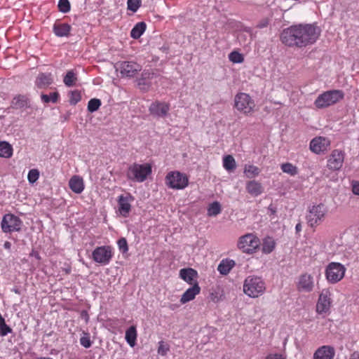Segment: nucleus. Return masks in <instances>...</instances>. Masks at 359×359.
Masks as SVG:
<instances>
[{"label": "nucleus", "instance_id": "f257e3e1", "mask_svg": "<svg viewBox=\"0 0 359 359\" xmlns=\"http://www.w3.org/2000/svg\"><path fill=\"white\" fill-rule=\"evenodd\" d=\"M319 35L317 27L310 24H299L285 29L280 34V41L287 46L302 48L314 43Z\"/></svg>", "mask_w": 359, "mask_h": 359}, {"label": "nucleus", "instance_id": "f03ea898", "mask_svg": "<svg viewBox=\"0 0 359 359\" xmlns=\"http://www.w3.org/2000/svg\"><path fill=\"white\" fill-rule=\"evenodd\" d=\"M266 290L265 282L256 276H248L243 283V292L250 297L257 298L262 295Z\"/></svg>", "mask_w": 359, "mask_h": 359}, {"label": "nucleus", "instance_id": "7ed1b4c3", "mask_svg": "<svg viewBox=\"0 0 359 359\" xmlns=\"http://www.w3.org/2000/svg\"><path fill=\"white\" fill-rule=\"evenodd\" d=\"M344 98V93L341 90H331L320 94L314 101L317 109H325L332 106Z\"/></svg>", "mask_w": 359, "mask_h": 359}, {"label": "nucleus", "instance_id": "20e7f679", "mask_svg": "<svg viewBox=\"0 0 359 359\" xmlns=\"http://www.w3.org/2000/svg\"><path fill=\"white\" fill-rule=\"evenodd\" d=\"M327 214V209L324 204L320 203L312 205L309 208L306 216L308 225L315 230L318 226L323 222Z\"/></svg>", "mask_w": 359, "mask_h": 359}, {"label": "nucleus", "instance_id": "39448f33", "mask_svg": "<svg viewBox=\"0 0 359 359\" xmlns=\"http://www.w3.org/2000/svg\"><path fill=\"white\" fill-rule=\"evenodd\" d=\"M151 166L149 163H133L127 170L126 177L128 180L137 182H143L151 173Z\"/></svg>", "mask_w": 359, "mask_h": 359}, {"label": "nucleus", "instance_id": "423d86ee", "mask_svg": "<svg viewBox=\"0 0 359 359\" xmlns=\"http://www.w3.org/2000/svg\"><path fill=\"white\" fill-rule=\"evenodd\" d=\"M261 245L259 238L252 233H248L239 237L237 248L243 253L252 255L257 252Z\"/></svg>", "mask_w": 359, "mask_h": 359}, {"label": "nucleus", "instance_id": "0eeeda50", "mask_svg": "<svg viewBox=\"0 0 359 359\" xmlns=\"http://www.w3.org/2000/svg\"><path fill=\"white\" fill-rule=\"evenodd\" d=\"M234 102L236 109L245 115L251 114L255 111V102L248 93H238L235 96Z\"/></svg>", "mask_w": 359, "mask_h": 359}, {"label": "nucleus", "instance_id": "6e6552de", "mask_svg": "<svg viewBox=\"0 0 359 359\" xmlns=\"http://www.w3.org/2000/svg\"><path fill=\"white\" fill-rule=\"evenodd\" d=\"M346 267L339 262H330L325 269V274L329 283L335 284L341 280L346 273Z\"/></svg>", "mask_w": 359, "mask_h": 359}, {"label": "nucleus", "instance_id": "1a4fd4ad", "mask_svg": "<svg viewBox=\"0 0 359 359\" xmlns=\"http://www.w3.org/2000/svg\"><path fill=\"white\" fill-rule=\"evenodd\" d=\"M165 184L172 189H184L189 184V178L184 173L180 171H170L165 178Z\"/></svg>", "mask_w": 359, "mask_h": 359}, {"label": "nucleus", "instance_id": "9d476101", "mask_svg": "<svg viewBox=\"0 0 359 359\" xmlns=\"http://www.w3.org/2000/svg\"><path fill=\"white\" fill-rule=\"evenodd\" d=\"M91 255L93 260L99 265H107L114 255L113 248L110 245L97 247Z\"/></svg>", "mask_w": 359, "mask_h": 359}, {"label": "nucleus", "instance_id": "9b49d317", "mask_svg": "<svg viewBox=\"0 0 359 359\" xmlns=\"http://www.w3.org/2000/svg\"><path fill=\"white\" fill-rule=\"evenodd\" d=\"M22 221L13 214L8 213L4 215L1 227L4 233L20 231L22 226Z\"/></svg>", "mask_w": 359, "mask_h": 359}, {"label": "nucleus", "instance_id": "f8f14e48", "mask_svg": "<svg viewBox=\"0 0 359 359\" xmlns=\"http://www.w3.org/2000/svg\"><path fill=\"white\" fill-rule=\"evenodd\" d=\"M332 293L329 289H323L318 297L316 303V312L318 314H324L330 312L332 306Z\"/></svg>", "mask_w": 359, "mask_h": 359}, {"label": "nucleus", "instance_id": "ddd939ff", "mask_svg": "<svg viewBox=\"0 0 359 359\" xmlns=\"http://www.w3.org/2000/svg\"><path fill=\"white\" fill-rule=\"evenodd\" d=\"M117 69L123 77H133L141 71L140 65L133 61H124L117 64Z\"/></svg>", "mask_w": 359, "mask_h": 359}, {"label": "nucleus", "instance_id": "4468645a", "mask_svg": "<svg viewBox=\"0 0 359 359\" xmlns=\"http://www.w3.org/2000/svg\"><path fill=\"white\" fill-rule=\"evenodd\" d=\"M345 153L339 149H334L327 159V168L332 170H339L343 165Z\"/></svg>", "mask_w": 359, "mask_h": 359}, {"label": "nucleus", "instance_id": "2eb2a0df", "mask_svg": "<svg viewBox=\"0 0 359 359\" xmlns=\"http://www.w3.org/2000/svg\"><path fill=\"white\" fill-rule=\"evenodd\" d=\"M330 146V140L328 138L318 136L311 141L309 148L312 152L320 154L326 151Z\"/></svg>", "mask_w": 359, "mask_h": 359}, {"label": "nucleus", "instance_id": "dca6fc26", "mask_svg": "<svg viewBox=\"0 0 359 359\" xmlns=\"http://www.w3.org/2000/svg\"><path fill=\"white\" fill-rule=\"evenodd\" d=\"M134 199V197L130 193L120 195L118 197V211L123 217H127L129 215L131 210V203Z\"/></svg>", "mask_w": 359, "mask_h": 359}, {"label": "nucleus", "instance_id": "f3484780", "mask_svg": "<svg viewBox=\"0 0 359 359\" xmlns=\"http://www.w3.org/2000/svg\"><path fill=\"white\" fill-rule=\"evenodd\" d=\"M314 288L313 277L307 273L299 276L297 283V289L299 292H311Z\"/></svg>", "mask_w": 359, "mask_h": 359}, {"label": "nucleus", "instance_id": "a211bd4d", "mask_svg": "<svg viewBox=\"0 0 359 359\" xmlns=\"http://www.w3.org/2000/svg\"><path fill=\"white\" fill-rule=\"evenodd\" d=\"M149 111L154 116L165 117L170 111V104L164 102L155 101L149 106Z\"/></svg>", "mask_w": 359, "mask_h": 359}, {"label": "nucleus", "instance_id": "6ab92c4d", "mask_svg": "<svg viewBox=\"0 0 359 359\" xmlns=\"http://www.w3.org/2000/svg\"><path fill=\"white\" fill-rule=\"evenodd\" d=\"M11 108L25 110L32 108L30 100L25 95H17L11 100Z\"/></svg>", "mask_w": 359, "mask_h": 359}, {"label": "nucleus", "instance_id": "aec40b11", "mask_svg": "<svg viewBox=\"0 0 359 359\" xmlns=\"http://www.w3.org/2000/svg\"><path fill=\"white\" fill-rule=\"evenodd\" d=\"M335 355L334 347L329 345H324L315 351L313 359H333Z\"/></svg>", "mask_w": 359, "mask_h": 359}, {"label": "nucleus", "instance_id": "412c9836", "mask_svg": "<svg viewBox=\"0 0 359 359\" xmlns=\"http://www.w3.org/2000/svg\"><path fill=\"white\" fill-rule=\"evenodd\" d=\"M180 278L191 285L198 283L197 281L198 273L192 268L182 269L180 271Z\"/></svg>", "mask_w": 359, "mask_h": 359}, {"label": "nucleus", "instance_id": "4be33fe9", "mask_svg": "<svg viewBox=\"0 0 359 359\" xmlns=\"http://www.w3.org/2000/svg\"><path fill=\"white\" fill-rule=\"evenodd\" d=\"M201 292V287L198 283H194L191 287L188 288L182 295L180 302L184 304L195 299L196 296Z\"/></svg>", "mask_w": 359, "mask_h": 359}, {"label": "nucleus", "instance_id": "5701e85b", "mask_svg": "<svg viewBox=\"0 0 359 359\" xmlns=\"http://www.w3.org/2000/svg\"><path fill=\"white\" fill-rule=\"evenodd\" d=\"M246 191L252 196H257L263 192V187L260 182L256 180H250L246 183Z\"/></svg>", "mask_w": 359, "mask_h": 359}, {"label": "nucleus", "instance_id": "b1692460", "mask_svg": "<svg viewBox=\"0 0 359 359\" xmlns=\"http://www.w3.org/2000/svg\"><path fill=\"white\" fill-rule=\"evenodd\" d=\"M53 79L50 73H40L36 77L35 83L39 88H43L52 84Z\"/></svg>", "mask_w": 359, "mask_h": 359}, {"label": "nucleus", "instance_id": "393cba45", "mask_svg": "<svg viewBox=\"0 0 359 359\" xmlns=\"http://www.w3.org/2000/svg\"><path fill=\"white\" fill-rule=\"evenodd\" d=\"M71 30V26L67 23H55L53 25V32L57 36H67Z\"/></svg>", "mask_w": 359, "mask_h": 359}, {"label": "nucleus", "instance_id": "a878e982", "mask_svg": "<svg viewBox=\"0 0 359 359\" xmlns=\"http://www.w3.org/2000/svg\"><path fill=\"white\" fill-rule=\"evenodd\" d=\"M69 186L70 189L76 194H80L84 188L82 178L76 175L70 179Z\"/></svg>", "mask_w": 359, "mask_h": 359}, {"label": "nucleus", "instance_id": "bb28decb", "mask_svg": "<svg viewBox=\"0 0 359 359\" xmlns=\"http://www.w3.org/2000/svg\"><path fill=\"white\" fill-rule=\"evenodd\" d=\"M276 245L275 240L270 236L265 237L262 243V251L264 254H270L272 252Z\"/></svg>", "mask_w": 359, "mask_h": 359}, {"label": "nucleus", "instance_id": "cd10ccee", "mask_svg": "<svg viewBox=\"0 0 359 359\" xmlns=\"http://www.w3.org/2000/svg\"><path fill=\"white\" fill-rule=\"evenodd\" d=\"M235 266V262L232 259H222L218 265L217 270L222 275H227Z\"/></svg>", "mask_w": 359, "mask_h": 359}, {"label": "nucleus", "instance_id": "c85d7f7f", "mask_svg": "<svg viewBox=\"0 0 359 359\" xmlns=\"http://www.w3.org/2000/svg\"><path fill=\"white\" fill-rule=\"evenodd\" d=\"M137 337V329L135 325L130 326L127 330L126 331V336L125 339L127 341V343L130 345L131 347H134L136 344V340Z\"/></svg>", "mask_w": 359, "mask_h": 359}, {"label": "nucleus", "instance_id": "c756f323", "mask_svg": "<svg viewBox=\"0 0 359 359\" xmlns=\"http://www.w3.org/2000/svg\"><path fill=\"white\" fill-rule=\"evenodd\" d=\"M147 25L144 22H137L130 32V36L134 39H139L145 32Z\"/></svg>", "mask_w": 359, "mask_h": 359}, {"label": "nucleus", "instance_id": "7c9ffc66", "mask_svg": "<svg viewBox=\"0 0 359 359\" xmlns=\"http://www.w3.org/2000/svg\"><path fill=\"white\" fill-rule=\"evenodd\" d=\"M13 147L8 142H0V157L8 158L13 155Z\"/></svg>", "mask_w": 359, "mask_h": 359}, {"label": "nucleus", "instance_id": "2f4dec72", "mask_svg": "<svg viewBox=\"0 0 359 359\" xmlns=\"http://www.w3.org/2000/svg\"><path fill=\"white\" fill-rule=\"evenodd\" d=\"M59 98L60 94L57 91L50 93L49 94L43 93L41 94V100L44 104L57 103Z\"/></svg>", "mask_w": 359, "mask_h": 359}, {"label": "nucleus", "instance_id": "473e14b6", "mask_svg": "<svg viewBox=\"0 0 359 359\" xmlns=\"http://www.w3.org/2000/svg\"><path fill=\"white\" fill-rule=\"evenodd\" d=\"M244 173L248 178H253L259 175L260 169L254 165H245Z\"/></svg>", "mask_w": 359, "mask_h": 359}, {"label": "nucleus", "instance_id": "72a5a7b5", "mask_svg": "<svg viewBox=\"0 0 359 359\" xmlns=\"http://www.w3.org/2000/svg\"><path fill=\"white\" fill-rule=\"evenodd\" d=\"M223 167L227 171H232L236 168V161L231 155H226L223 158Z\"/></svg>", "mask_w": 359, "mask_h": 359}, {"label": "nucleus", "instance_id": "f704fd0d", "mask_svg": "<svg viewBox=\"0 0 359 359\" xmlns=\"http://www.w3.org/2000/svg\"><path fill=\"white\" fill-rule=\"evenodd\" d=\"M281 170L283 172L287 173L291 176H294L298 173V168L291 163H285L280 165Z\"/></svg>", "mask_w": 359, "mask_h": 359}, {"label": "nucleus", "instance_id": "c9c22d12", "mask_svg": "<svg viewBox=\"0 0 359 359\" xmlns=\"http://www.w3.org/2000/svg\"><path fill=\"white\" fill-rule=\"evenodd\" d=\"M11 332L12 329L6 323L5 319L0 313V336L5 337Z\"/></svg>", "mask_w": 359, "mask_h": 359}, {"label": "nucleus", "instance_id": "e433bc0d", "mask_svg": "<svg viewBox=\"0 0 359 359\" xmlns=\"http://www.w3.org/2000/svg\"><path fill=\"white\" fill-rule=\"evenodd\" d=\"M76 80V78L73 70L68 71L63 79L65 84L68 87L73 86Z\"/></svg>", "mask_w": 359, "mask_h": 359}, {"label": "nucleus", "instance_id": "4c0bfd02", "mask_svg": "<svg viewBox=\"0 0 359 359\" xmlns=\"http://www.w3.org/2000/svg\"><path fill=\"white\" fill-rule=\"evenodd\" d=\"M221 212V206L218 202L211 203L208 209V215L210 216H216Z\"/></svg>", "mask_w": 359, "mask_h": 359}, {"label": "nucleus", "instance_id": "58836bf2", "mask_svg": "<svg viewBox=\"0 0 359 359\" xmlns=\"http://www.w3.org/2000/svg\"><path fill=\"white\" fill-rule=\"evenodd\" d=\"M229 59L233 63H242L244 61L243 55L238 51H232L229 55Z\"/></svg>", "mask_w": 359, "mask_h": 359}, {"label": "nucleus", "instance_id": "ea45409f", "mask_svg": "<svg viewBox=\"0 0 359 359\" xmlns=\"http://www.w3.org/2000/svg\"><path fill=\"white\" fill-rule=\"evenodd\" d=\"M57 7L59 11L63 13H68L71 8L69 0H59Z\"/></svg>", "mask_w": 359, "mask_h": 359}, {"label": "nucleus", "instance_id": "a19ab883", "mask_svg": "<svg viewBox=\"0 0 359 359\" xmlns=\"http://www.w3.org/2000/svg\"><path fill=\"white\" fill-rule=\"evenodd\" d=\"M39 171L37 169H32L29 171L27 175V180L30 184L35 183L39 177Z\"/></svg>", "mask_w": 359, "mask_h": 359}, {"label": "nucleus", "instance_id": "79ce46f5", "mask_svg": "<svg viewBox=\"0 0 359 359\" xmlns=\"http://www.w3.org/2000/svg\"><path fill=\"white\" fill-rule=\"evenodd\" d=\"M170 351V346L164 342L163 341H161L158 342V347L157 352L159 355L162 356H165L167 355L168 351Z\"/></svg>", "mask_w": 359, "mask_h": 359}, {"label": "nucleus", "instance_id": "37998d69", "mask_svg": "<svg viewBox=\"0 0 359 359\" xmlns=\"http://www.w3.org/2000/svg\"><path fill=\"white\" fill-rule=\"evenodd\" d=\"M81 100V95L78 90H72L69 92V103L72 105L76 104Z\"/></svg>", "mask_w": 359, "mask_h": 359}, {"label": "nucleus", "instance_id": "c03bdc74", "mask_svg": "<svg viewBox=\"0 0 359 359\" xmlns=\"http://www.w3.org/2000/svg\"><path fill=\"white\" fill-rule=\"evenodd\" d=\"M141 6V0H128L127 6L128 9L136 12Z\"/></svg>", "mask_w": 359, "mask_h": 359}, {"label": "nucleus", "instance_id": "a18cd8bd", "mask_svg": "<svg viewBox=\"0 0 359 359\" xmlns=\"http://www.w3.org/2000/svg\"><path fill=\"white\" fill-rule=\"evenodd\" d=\"M118 247L119 250L122 253H126L128 251V245L127 241L125 238H121L117 241Z\"/></svg>", "mask_w": 359, "mask_h": 359}, {"label": "nucleus", "instance_id": "49530a36", "mask_svg": "<svg viewBox=\"0 0 359 359\" xmlns=\"http://www.w3.org/2000/svg\"><path fill=\"white\" fill-rule=\"evenodd\" d=\"M83 336L80 338V344L85 348H90V337L88 333L83 332Z\"/></svg>", "mask_w": 359, "mask_h": 359}, {"label": "nucleus", "instance_id": "de8ad7c7", "mask_svg": "<svg viewBox=\"0 0 359 359\" xmlns=\"http://www.w3.org/2000/svg\"><path fill=\"white\" fill-rule=\"evenodd\" d=\"M137 85L142 90H148L151 86V82L149 81H146L144 78L140 79L137 81Z\"/></svg>", "mask_w": 359, "mask_h": 359}, {"label": "nucleus", "instance_id": "09e8293b", "mask_svg": "<svg viewBox=\"0 0 359 359\" xmlns=\"http://www.w3.org/2000/svg\"><path fill=\"white\" fill-rule=\"evenodd\" d=\"M101 105V101L99 99L93 98L90 101L91 112L96 111Z\"/></svg>", "mask_w": 359, "mask_h": 359}, {"label": "nucleus", "instance_id": "8fccbe9b", "mask_svg": "<svg viewBox=\"0 0 359 359\" xmlns=\"http://www.w3.org/2000/svg\"><path fill=\"white\" fill-rule=\"evenodd\" d=\"M269 24V20L268 18H264L259 21L257 24V27L259 29H262L266 27Z\"/></svg>", "mask_w": 359, "mask_h": 359}, {"label": "nucleus", "instance_id": "3c124183", "mask_svg": "<svg viewBox=\"0 0 359 359\" xmlns=\"http://www.w3.org/2000/svg\"><path fill=\"white\" fill-rule=\"evenodd\" d=\"M265 359H285V358L280 353H270L266 356Z\"/></svg>", "mask_w": 359, "mask_h": 359}, {"label": "nucleus", "instance_id": "603ef678", "mask_svg": "<svg viewBox=\"0 0 359 359\" xmlns=\"http://www.w3.org/2000/svg\"><path fill=\"white\" fill-rule=\"evenodd\" d=\"M352 191L354 194L359 196V182H353L352 184Z\"/></svg>", "mask_w": 359, "mask_h": 359}, {"label": "nucleus", "instance_id": "864d4df0", "mask_svg": "<svg viewBox=\"0 0 359 359\" xmlns=\"http://www.w3.org/2000/svg\"><path fill=\"white\" fill-rule=\"evenodd\" d=\"M29 255L32 256V257H34L38 260L41 259V257L39 255V253L37 251L34 250H32V252L29 254Z\"/></svg>", "mask_w": 359, "mask_h": 359}, {"label": "nucleus", "instance_id": "5fc2aeb1", "mask_svg": "<svg viewBox=\"0 0 359 359\" xmlns=\"http://www.w3.org/2000/svg\"><path fill=\"white\" fill-rule=\"evenodd\" d=\"M4 248L6 250H11V243L8 241H6L4 244Z\"/></svg>", "mask_w": 359, "mask_h": 359}, {"label": "nucleus", "instance_id": "6e6d98bb", "mask_svg": "<svg viewBox=\"0 0 359 359\" xmlns=\"http://www.w3.org/2000/svg\"><path fill=\"white\" fill-rule=\"evenodd\" d=\"M302 224L300 222L297 223L295 226V230L297 233H299L302 231Z\"/></svg>", "mask_w": 359, "mask_h": 359}, {"label": "nucleus", "instance_id": "4d7b16f0", "mask_svg": "<svg viewBox=\"0 0 359 359\" xmlns=\"http://www.w3.org/2000/svg\"><path fill=\"white\" fill-rule=\"evenodd\" d=\"M12 292H15V294H20L21 290L19 287H15L11 290Z\"/></svg>", "mask_w": 359, "mask_h": 359}, {"label": "nucleus", "instance_id": "13d9d810", "mask_svg": "<svg viewBox=\"0 0 359 359\" xmlns=\"http://www.w3.org/2000/svg\"><path fill=\"white\" fill-rule=\"evenodd\" d=\"M142 76H145V77L149 78V76H150V73H149V72H144L142 73Z\"/></svg>", "mask_w": 359, "mask_h": 359}, {"label": "nucleus", "instance_id": "bf43d9fd", "mask_svg": "<svg viewBox=\"0 0 359 359\" xmlns=\"http://www.w3.org/2000/svg\"><path fill=\"white\" fill-rule=\"evenodd\" d=\"M82 316H84L86 318V320L88 319V312L84 311L82 312Z\"/></svg>", "mask_w": 359, "mask_h": 359}, {"label": "nucleus", "instance_id": "052dcab7", "mask_svg": "<svg viewBox=\"0 0 359 359\" xmlns=\"http://www.w3.org/2000/svg\"><path fill=\"white\" fill-rule=\"evenodd\" d=\"M71 272V268L69 267L67 269H65V273H69Z\"/></svg>", "mask_w": 359, "mask_h": 359}, {"label": "nucleus", "instance_id": "680f3d73", "mask_svg": "<svg viewBox=\"0 0 359 359\" xmlns=\"http://www.w3.org/2000/svg\"><path fill=\"white\" fill-rule=\"evenodd\" d=\"M36 359H53V358H48V357H39V358H36Z\"/></svg>", "mask_w": 359, "mask_h": 359}, {"label": "nucleus", "instance_id": "e2e57ef3", "mask_svg": "<svg viewBox=\"0 0 359 359\" xmlns=\"http://www.w3.org/2000/svg\"><path fill=\"white\" fill-rule=\"evenodd\" d=\"M86 105H87V110H88V111H90V100L88 102V103H87V104H86Z\"/></svg>", "mask_w": 359, "mask_h": 359}]
</instances>
